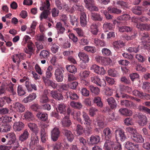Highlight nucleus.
I'll use <instances>...</instances> for the list:
<instances>
[{
  "instance_id": "nucleus-1",
  "label": "nucleus",
  "mask_w": 150,
  "mask_h": 150,
  "mask_svg": "<svg viewBox=\"0 0 150 150\" xmlns=\"http://www.w3.org/2000/svg\"><path fill=\"white\" fill-rule=\"evenodd\" d=\"M119 30L120 32H129L127 35L124 37L125 39L127 41L133 40L137 35V31L135 30H132V28L129 27L122 26L119 28Z\"/></svg>"
},
{
  "instance_id": "nucleus-2",
  "label": "nucleus",
  "mask_w": 150,
  "mask_h": 150,
  "mask_svg": "<svg viewBox=\"0 0 150 150\" xmlns=\"http://www.w3.org/2000/svg\"><path fill=\"white\" fill-rule=\"evenodd\" d=\"M108 12L106 11H104L103 13L105 17L107 20L112 19L113 18V16L110 14L109 13H112L115 14H119L122 12V11L116 8L110 6L107 8Z\"/></svg>"
},
{
  "instance_id": "nucleus-3",
  "label": "nucleus",
  "mask_w": 150,
  "mask_h": 150,
  "mask_svg": "<svg viewBox=\"0 0 150 150\" xmlns=\"http://www.w3.org/2000/svg\"><path fill=\"white\" fill-rule=\"evenodd\" d=\"M64 72L63 69L60 68H57L55 70L54 73L55 79L58 82H61L63 81Z\"/></svg>"
},
{
  "instance_id": "nucleus-4",
  "label": "nucleus",
  "mask_w": 150,
  "mask_h": 150,
  "mask_svg": "<svg viewBox=\"0 0 150 150\" xmlns=\"http://www.w3.org/2000/svg\"><path fill=\"white\" fill-rule=\"evenodd\" d=\"M92 82L96 84L100 87H105L106 85L105 81L104 79L101 80L97 76H94L91 77Z\"/></svg>"
},
{
  "instance_id": "nucleus-5",
  "label": "nucleus",
  "mask_w": 150,
  "mask_h": 150,
  "mask_svg": "<svg viewBox=\"0 0 150 150\" xmlns=\"http://www.w3.org/2000/svg\"><path fill=\"white\" fill-rule=\"evenodd\" d=\"M86 4V7L91 11H98V9L94 6L93 0H84Z\"/></svg>"
},
{
  "instance_id": "nucleus-6",
  "label": "nucleus",
  "mask_w": 150,
  "mask_h": 150,
  "mask_svg": "<svg viewBox=\"0 0 150 150\" xmlns=\"http://www.w3.org/2000/svg\"><path fill=\"white\" fill-rule=\"evenodd\" d=\"M90 69L93 70L95 73L98 74L104 75L105 73V70L103 67H100L96 64L92 65Z\"/></svg>"
},
{
  "instance_id": "nucleus-7",
  "label": "nucleus",
  "mask_w": 150,
  "mask_h": 150,
  "mask_svg": "<svg viewBox=\"0 0 150 150\" xmlns=\"http://www.w3.org/2000/svg\"><path fill=\"white\" fill-rule=\"evenodd\" d=\"M27 48L25 50V52L29 54V58L34 52L35 46L32 41H29L27 45Z\"/></svg>"
},
{
  "instance_id": "nucleus-8",
  "label": "nucleus",
  "mask_w": 150,
  "mask_h": 150,
  "mask_svg": "<svg viewBox=\"0 0 150 150\" xmlns=\"http://www.w3.org/2000/svg\"><path fill=\"white\" fill-rule=\"evenodd\" d=\"M11 58L13 62L14 63H16L17 66L19 67L21 60L24 59V54L20 53L14 54L12 56Z\"/></svg>"
},
{
  "instance_id": "nucleus-9",
  "label": "nucleus",
  "mask_w": 150,
  "mask_h": 150,
  "mask_svg": "<svg viewBox=\"0 0 150 150\" xmlns=\"http://www.w3.org/2000/svg\"><path fill=\"white\" fill-rule=\"evenodd\" d=\"M50 95L53 98L58 100H62L64 98L62 94L56 90L51 91Z\"/></svg>"
},
{
  "instance_id": "nucleus-10",
  "label": "nucleus",
  "mask_w": 150,
  "mask_h": 150,
  "mask_svg": "<svg viewBox=\"0 0 150 150\" xmlns=\"http://www.w3.org/2000/svg\"><path fill=\"white\" fill-rule=\"evenodd\" d=\"M63 134L67 140L71 142L74 140V135L71 131L66 129H65L63 131Z\"/></svg>"
},
{
  "instance_id": "nucleus-11",
  "label": "nucleus",
  "mask_w": 150,
  "mask_h": 150,
  "mask_svg": "<svg viewBox=\"0 0 150 150\" xmlns=\"http://www.w3.org/2000/svg\"><path fill=\"white\" fill-rule=\"evenodd\" d=\"M13 105L14 110L18 112L22 113L25 110V107L24 105L20 103H14Z\"/></svg>"
},
{
  "instance_id": "nucleus-12",
  "label": "nucleus",
  "mask_w": 150,
  "mask_h": 150,
  "mask_svg": "<svg viewBox=\"0 0 150 150\" xmlns=\"http://www.w3.org/2000/svg\"><path fill=\"white\" fill-rule=\"evenodd\" d=\"M138 117L139 119L138 124L140 126H144L147 124V119L146 116L139 113L138 115Z\"/></svg>"
},
{
  "instance_id": "nucleus-13",
  "label": "nucleus",
  "mask_w": 150,
  "mask_h": 150,
  "mask_svg": "<svg viewBox=\"0 0 150 150\" xmlns=\"http://www.w3.org/2000/svg\"><path fill=\"white\" fill-rule=\"evenodd\" d=\"M112 45L114 49L115 50H118L125 46V43L122 40H120L114 42Z\"/></svg>"
},
{
  "instance_id": "nucleus-14",
  "label": "nucleus",
  "mask_w": 150,
  "mask_h": 150,
  "mask_svg": "<svg viewBox=\"0 0 150 150\" xmlns=\"http://www.w3.org/2000/svg\"><path fill=\"white\" fill-rule=\"evenodd\" d=\"M60 132L57 127L54 128L51 131V138L54 141H57L60 135Z\"/></svg>"
},
{
  "instance_id": "nucleus-15",
  "label": "nucleus",
  "mask_w": 150,
  "mask_h": 150,
  "mask_svg": "<svg viewBox=\"0 0 150 150\" xmlns=\"http://www.w3.org/2000/svg\"><path fill=\"white\" fill-rule=\"evenodd\" d=\"M12 100L8 96H4L0 98V108L4 106L7 103L9 104L11 103Z\"/></svg>"
},
{
  "instance_id": "nucleus-16",
  "label": "nucleus",
  "mask_w": 150,
  "mask_h": 150,
  "mask_svg": "<svg viewBox=\"0 0 150 150\" xmlns=\"http://www.w3.org/2000/svg\"><path fill=\"white\" fill-rule=\"evenodd\" d=\"M100 138L98 135H91L89 138V145H94L98 144L100 141Z\"/></svg>"
},
{
  "instance_id": "nucleus-17",
  "label": "nucleus",
  "mask_w": 150,
  "mask_h": 150,
  "mask_svg": "<svg viewBox=\"0 0 150 150\" xmlns=\"http://www.w3.org/2000/svg\"><path fill=\"white\" fill-rule=\"evenodd\" d=\"M139 145L134 144L128 141L126 142L125 147L129 150H137L139 149Z\"/></svg>"
},
{
  "instance_id": "nucleus-18",
  "label": "nucleus",
  "mask_w": 150,
  "mask_h": 150,
  "mask_svg": "<svg viewBox=\"0 0 150 150\" xmlns=\"http://www.w3.org/2000/svg\"><path fill=\"white\" fill-rule=\"evenodd\" d=\"M132 139L135 142L137 143H142L144 142V139L142 136L139 133L134 134L131 137Z\"/></svg>"
},
{
  "instance_id": "nucleus-19",
  "label": "nucleus",
  "mask_w": 150,
  "mask_h": 150,
  "mask_svg": "<svg viewBox=\"0 0 150 150\" xmlns=\"http://www.w3.org/2000/svg\"><path fill=\"white\" fill-rule=\"evenodd\" d=\"M55 28L56 29L57 33L59 35L63 34L66 30L65 28L62 26V24L60 22L57 23L55 25Z\"/></svg>"
},
{
  "instance_id": "nucleus-20",
  "label": "nucleus",
  "mask_w": 150,
  "mask_h": 150,
  "mask_svg": "<svg viewBox=\"0 0 150 150\" xmlns=\"http://www.w3.org/2000/svg\"><path fill=\"white\" fill-rule=\"evenodd\" d=\"M5 137L7 140L8 143L10 144L14 143L16 139V136L13 133H8Z\"/></svg>"
},
{
  "instance_id": "nucleus-21",
  "label": "nucleus",
  "mask_w": 150,
  "mask_h": 150,
  "mask_svg": "<svg viewBox=\"0 0 150 150\" xmlns=\"http://www.w3.org/2000/svg\"><path fill=\"white\" fill-rule=\"evenodd\" d=\"M80 23L82 27H84L87 24L86 15L85 12L80 13Z\"/></svg>"
},
{
  "instance_id": "nucleus-22",
  "label": "nucleus",
  "mask_w": 150,
  "mask_h": 150,
  "mask_svg": "<svg viewBox=\"0 0 150 150\" xmlns=\"http://www.w3.org/2000/svg\"><path fill=\"white\" fill-rule=\"evenodd\" d=\"M52 69L53 67L52 66H50L48 67L46 71V76H43L42 77V79L44 82L46 79L50 80L49 79L52 76Z\"/></svg>"
},
{
  "instance_id": "nucleus-23",
  "label": "nucleus",
  "mask_w": 150,
  "mask_h": 150,
  "mask_svg": "<svg viewBox=\"0 0 150 150\" xmlns=\"http://www.w3.org/2000/svg\"><path fill=\"white\" fill-rule=\"evenodd\" d=\"M24 127V124L22 122L20 121L15 122L13 126V129L16 132L21 131Z\"/></svg>"
},
{
  "instance_id": "nucleus-24",
  "label": "nucleus",
  "mask_w": 150,
  "mask_h": 150,
  "mask_svg": "<svg viewBox=\"0 0 150 150\" xmlns=\"http://www.w3.org/2000/svg\"><path fill=\"white\" fill-rule=\"evenodd\" d=\"M78 56L81 60L85 63H88L89 60L88 55L83 52H80L78 54Z\"/></svg>"
},
{
  "instance_id": "nucleus-25",
  "label": "nucleus",
  "mask_w": 150,
  "mask_h": 150,
  "mask_svg": "<svg viewBox=\"0 0 150 150\" xmlns=\"http://www.w3.org/2000/svg\"><path fill=\"white\" fill-rule=\"evenodd\" d=\"M115 142L110 139L106 140L104 145L105 150H111L112 149Z\"/></svg>"
},
{
  "instance_id": "nucleus-26",
  "label": "nucleus",
  "mask_w": 150,
  "mask_h": 150,
  "mask_svg": "<svg viewBox=\"0 0 150 150\" xmlns=\"http://www.w3.org/2000/svg\"><path fill=\"white\" fill-rule=\"evenodd\" d=\"M64 117L62 120L61 122L62 126L64 127H69L71 125L72 123L69 119L68 116L64 115Z\"/></svg>"
},
{
  "instance_id": "nucleus-27",
  "label": "nucleus",
  "mask_w": 150,
  "mask_h": 150,
  "mask_svg": "<svg viewBox=\"0 0 150 150\" xmlns=\"http://www.w3.org/2000/svg\"><path fill=\"white\" fill-rule=\"evenodd\" d=\"M66 106L63 103L59 104L56 108L57 111L60 114L64 115L66 113Z\"/></svg>"
},
{
  "instance_id": "nucleus-28",
  "label": "nucleus",
  "mask_w": 150,
  "mask_h": 150,
  "mask_svg": "<svg viewBox=\"0 0 150 150\" xmlns=\"http://www.w3.org/2000/svg\"><path fill=\"white\" fill-rule=\"evenodd\" d=\"M103 134L106 139H110L112 135V132L110 128L107 127L103 130Z\"/></svg>"
},
{
  "instance_id": "nucleus-29",
  "label": "nucleus",
  "mask_w": 150,
  "mask_h": 150,
  "mask_svg": "<svg viewBox=\"0 0 150 150\" xmlns=\"http://www.w3.org/2000/svg\"><path fill=\"white\" fill-rule=\"evenodd\" d=\"M82 117L85 121L84 124L87 126H90L91 125V121L88 114L83 112L82 113Z\"/></svg>"
},
{
  "instance_id": "nucleus-30",
  "label": "nucleus",
  "mask_w": 150,
  "mask_h": 150,
  "mask_svg": "<svg viewBox=\"0 0 150 150\" xmlns=\"http://www.w3.org/2000/svg\"><path fill=\"white\" fill-rule=\"evenodd\" d=\"M36 97V94L35 93H32L30 94L26 98H24L23 100V102L25 103H27L35 99Z\"/></svg>"
},
{
  "instance_id": "nucleus-31",
  "label": "nucleus",
  "mask_w": 150,
  "mask_h": 150,
  "mask_svg": "<svg viewBox=\"0 0 150 150\" xmlns=\"http://www.w3.org/2000/svg\"><path fill=\"white\" fill-rule=\"evenodd\" d=\"M107 101L108 105L112 109L115 108L117 107V104L115 100L112 97L108 98Z\"/></svg>"
},
{
  "instance_id": "nucleus-32",
  "label": "nucleus",
  "mask_w": 150,
  "mask_h": 150,
  "mask_svg": "<svg viewBox=\"0 0 150 150\" xmlns=\"http://www.w3.org/2000/svg\"><path fill=\"white\" fill-rule=\"evenodd\" d=\"M136 27L141 30H145L147 31L150 30V24H137Z\"/></svg>"
},
{
  "instance_id": "nucleus-33",
  "label": "nucleus",
  "mask_w": 150,
  "mask_h": 150,
  "mask_svg": "<svg viewBox=\"0 0 150 150\" xmlns=\"http://www.w3.org/2000/svg\"><path fill=\"white\" fill-rule=\"evenodd\" d=\"M90 30L93 35H96L98 31V25L96 23H92L90 26Z\"/></svg>"
},
{
  "instance_id": "nucleus-34",
  "label": "nucleus",
  "mask_w": 150,
  "mask_h": 150,
  "mask_svg": "<svg viewBox=\"0 0 150 150\" xmlns=\"http://www.w3.org/2000/svg\"><path fill=\"white\" fill-rule=\"evenodd\" d=\"M47 90H44L43 95L40 98V103H45L49 102V100L47 96Z\"/></svg>"
},
{
  "instance_id": "nucleus-35",
  "label": "nucleus",
  "mask_w": 150,
  "mask_h": 150,
  "mask_svg": "<svg viewBox=\"0 0 150 150\" xmlns=\"http://www.w3.org/2000/svg\"><path fill=\"white\" fill-rule=\"evenodd\" d=\"M29 135V133L27 130L25 129L21 134L19 137V140L21 142H23L28 139Z\"/></svg>"
},
{
  "instance_id": "nucleus-36",
  "label": "nucleus",
  "mask_w": 150,
  "mask_h": 150,
  "mask_svg": "<svg viewBox=\"0 0 150 150\" xmlns=\"http://www.w3.org/2000/svg\"><path fill=\"white\" fill-rule=\"evenodd\" d=\"M91 17L93 21H101L102 20V18L98 13H92L91 14Z\"/></svg>"
},
{
  "instance_id": "nucleus-37",
  "label": "nucleus",
  "mask_w": 150,
  "mask_h": 150,
  "mask_svg": "<svg viewBox=\"0 0 150 150\" xmlns=\"http://www.w3.org/2000/svg\"><path fill=\"white\" fill-rule=\"evenodd\" d=\"M38 138L36 134L32 135L31 137V142L30 144V147L33 146L38 142Z\"/></svg>"
},
{
  "instance_id": "nucleus-38",
  "label": "nucleus",
  "mask_w": 150,
  "mask_h": 150,
  "mask_svg": "<svg viewBox=\"0 0 150 150\" xmlns=\"http://www.w3.org/2000/svg\"><path fill=\"white\" fill-rule=\"evenodd\" d=\"M25 86L29 92H31L33 89L35 91L37 90L36 85L35 84H31L29 81H27L26 82Z\"/></svg>"
},
{
  "instance_id": "nucleus-39",
  "label": "nucleus",
  "mask_w": 150,
  "mask_h": 150,
  "mask_svg": "<svg viewBox=\"0 0 150 150\" xmlns=\"http://www.w3.org/2000/svg\"><path fill=\"white\" fill-rule=\"evenodd\" d=\"M50 52L46 50H43L42 51L40 54V57L41 59H47L49 57Z\"/></svg>"
},
{
  "instance_id": "nucleus-40",
  "label": "nucleus",
  "mask_w": 150,
  "mask_h": 150,
  "mask_svg": "<svg viewBox=\"0 0 150 150\" xmlns=\"http://www.w3.org/2000/svg\"><path fill=\"white\" fill-rule=\"evenodd\" d=\"M47 147L49 149L52 147V150H61L62 146V144L58 142L53 145L52 146L50 144H48L47 145Z\"/></svg>"
},
{
  "instance_id": "nucleus-41",
  "label": "nucleus",
  "mask_w": 150,
  "mask_h": 150,
  "mask_svg": "<svg viewBox=\"0 0 150 150\" xmlns=\"http://www.w3.org/2000/svg\"><path fill=\"white\" fill-rule=\"evenodd\" d=\"M141 39L142 42H148L150 40V37L148 32H145L140 34Z\"/></svg>"
},
{
  "instance_id": "nucleus-42",
  "label": "nucleus",
  "mask_w": 150,
  "mask_h": 150,
  "mask_svg": "<svg viewBox=\"0 0 150 150\" xmlns=\"http://www.w3.org/2000/svg\"><path fill=\"white\" fill-rule=\"evenodd\" d=\"M12 117H9L8 115H5L2 116L0 118V122H2L4 124H7V122H9L12 121Z\"/></svg>"
},
{
  "instance_id": "nucleus-43",
  "label": "nucleus",
  "mask_w": 150,
  "mask_h": 150,
  "mask_svg": "<svg viewBox=\"0 0 150 150\" xmlns=\"http://www.w3.org/2000/svg\"><path fill=\"white\" fill-rule=\"evenodd\" d=\"M37 116L39 119L43 121H46L47 119V114L41 112H39L37 114Z\"/></svg>"
},
{
  "instance_id": "nucleus-44",
  "label": "nucleus",
  "mask_w": 150,
  "mask_h": 150,
  "mask_svg": "<svg viewBox=\"0 0 150 150\" xmlns=\"http://www.w3.org/2000/svg\"><path fill=\"white\" fill-rule=\"evenodd\" d=\"M1 124L0 125V132H7L10 130L11 127L10 125H8L7 124Z\"/></svg>"
},
{
  "instance_id": "nucleus-45",
  "label": "nucleus",
  "mask_w": 150,
  "mask_h": 150,
  "mask_svg": "<svg viewBox=\"0 0 150 150\" xmlns=\"http://www.w3.org/2000/svg\"><path fill=\"white\" fill-rule=\"evenodd\" d=\"M143 8L140 6H135L132 8V11L133 13L136 14L140 15L142 13Z\"/></svg>"
},
{
  "instance_id": "nucleus-46",
  "label": "nucleus",
  "mask_w": 150,
  "mask_h": 150,
  "mask_svg": "<svg viewBox=\"0 0 150 150\" xmlns=\"http://www.w3.org/2000/svg\"><path fill=\"white\" fill-rule=\"evenodd\" d=\"M116 133H118L119 135L120 139L122 142L124 141L126 138L125 135V132L121 129H116L115 130Z\"/></svg>"
},
{
  "instance_id": "nucleus-47",
  "label": "nucleus",
  "mask_w": 150,
  "mask_h": 150,
  "mask_svg": "<svg viewBox=\"0 0 150 150\" xmlns=\"http://www.w3.org/2000/svg\"><path fill=\"white\" fill-rule=\"evenodd\" d=\"M93 101L94 103L96 104L97 106L98 107L101 108L103 106V104L100 97L99 96L95 97Z\"/></svg>"
},
{
  "instance_id": "nucleus-48",
  "label": "nucleus",
  "mask_w": 150,
  "mask_h": 150,
  "mask_svg": "<svg viewBox=\"0 0 150 150\" xmlns=\"http://www.w3.org/2000/svg\"><path fill=\"white\" fill-rule=\"evenodd\" d=\"M40 16V21H42L43 19H47L48 17V16L50 13L48 10H43Z\"/></svg>"
},
{
  "instance_id": "nucleus-49",
  "label": "nucleus",
  "mask_w": 150,
  "mask_h": 150,
  "mask_svg": "<svg viewBox=\"0 0 150 150\" xmlns=\"http://www.w3.org/2000/svg\"><path fill=\"white\" fill-rule=\"evenodd\" d=\"M50 5L49 1L48 0H46L44 1L42 6L40 7V9L41 11L45 10H49Z\"/></svg>"
},
{
  "instance_id": "nucleus-50",
  "label": "nucleus",
  "mask_w": 150,
  "mask_h": 150,
  "mask_svg": "<svg viewBox=\"0 0 150 150\" xmlns=\"http://www.w3.org/2000/svg\"><path fill=\"white\" fill-rule=\"evenodd\" d=\"M40 136L42 142L45 143L47 138V135L46 132L45 130L42 129L40 130Z\"/></svg>"
},
{
  "instance_id": "nucleus-51",
  "label": "nucleus",
  "mask_w": 150,
  "mask_h": 150,
  "mask_svg": "<svg viewBox=\"0 0 150 150\" xmlns=\"http://www.w3.org/2000/svg\"><path fill=\"white\" fill-rule=\"evenodd\" d=\"M45 85L51 86L53 88H56L57 84V83L53 82L52 81L50 80L45 79L44 82Z\"/></svg>"
},
{
  "instance_id": "nucleus-52",
  "label": "nucleus",
  "mask_w": 150,
  "mask_h": 150,
  "mask_svg": "<svg viewBox=\"0 0 150 150\" xmlns=\"http://www.w3.org/2000/svg\"><path fill=\"white\" fill-rule=\"evenodd\" d=\"M33 115L30 111H27L24 114V117H25V120L28 121H30L33 119Z\"/></svg>"
},
{
  "instance_id": "nucleus-53",
  "label": "nucleus",
  "mask_w": 150,
  "mask_h": 150,
  "mask_svg": "<svg viewBox=\"0 0 150 150\" xmlns=\"http://www.w3.org/2000/svg\"><path fill=\"white\" fill-rule=\"evenodd\" d=\"M133 104L132 102L128 100H122L120 102V104L121 105L127 107H131Z\"/></svg>"
},
{
  "instance_id": "nucleus-54",
  "label": "nucleus",
  "mask_w": 150,
  "mask_h": 150,
  "mask_svg": "<svg viewBox=\"0 0 150 150\" xmlns=\"http://www.w3.org/2000/svg\"><path fill=\"white\" fill-rule=\"evenodd\" d=\"M98 126L101 128L104 127L105 126L104 119L101 117H98L97 119Z\"/></svg>"
},
{
  "instance_id": "nucleus-55",
  "label": "nucleus",
  "mask_w": 150,
  "mask_h": 150,
  "mask_svg": "<svg viewBox=\"0 0 150 150\" xmlns=\"http://www.w3.org/2000/svg\"><path fill=\"white\" fill-rule=\"evenodd\" d=\"M28 126L30 130L35 133L38 132L37 126L35 123H29L28 124Z\"/></svg>"
},
{
  "instance_id": "nucleus-56",
  "label": "nucleus",
  "mask_w": 150,
  "mask_h": 150,
  "mask_svg": "<svg viewBox=\"0 0 150 150\" xmlns=\"http://www.w3.org/2000/svg\"><path fill=\"white\" fill-rule=\"evenodd\" d=\"M84 50L87 52L91 53H94L96 52L95 47L91 46H86L84 47Z\"/></svg>"
},
{
  "instance_id": "nucleus-57",
  "label": "nucleus",
  "mask_w": 150,
  "mask_h": 150,
  "mask_svg": "<svg viewBox=\"0 0 150 150\" xmlns=\"http://www.w3.org/2000/svg\"><path fill=\"white\" fill-rule=\"evenodd\" d=\"M67 70L69 72L75 73L77 71V69L73 65H67L66 66Z\"/></svg>"
},
{
  "instance_id": "nucleus-58",
  "label": "nucleus",
  "mask_w": 150,
  "mask_h": 150,
  "mask_svg": "<svg viewBox=\"0 0 150 150\" xmlns=\"http://www.w3.org/2000/svg\"><path fill=\"white\" fill-rule=\"evenodd\" d=\"M68 85L69 88L71 89L75 90L78 85V83L76 81H73L68 82Z\"/></svg>"
},
{
  "instance_id": "nucleus-59",
  "label": "nucleus",
  "mask_w": 150,
  "mask_h": 150,
  "mask_svg": "<svg viewBox=\"0 0 150 150\" xmlns=\"http://www.w3.org/2000/svg\"><path fill=\"white\" fill-rule=\"evenodd\" d=\"M70 105L73 108H75L80 109L82 107L81 103L79 102H76L72 101L70 103Z\"/></svg>"
},
{
  "instance_id": "nucleus-60",
  "label": "nucleus",
  "mask_w": 150,
  "mask_h": 150,
  "mask_svg": "<svg viewBox=\"0 0 150 150\" xmlns=\"http://www.w3.org/2000/svg\"><path fill=\"white\" fill-rule=\"evenodd\" d=\"M69 95L67 93V98L69 97L70 99L72 100H77L79 98V96L75 93H74L71 92H68Z\"/></svg>"
},
{
  "instance_id": "nucleus-61",
  "label": "nucleus",
  "mask_w": 150,
  "mask_h": 150,
  "mask_svg": "<svg viewBox=\"0 0 150 150\" xmlns=\"http://www.w3.org/2000/svg\"><path fill=\"white\" fill-rule=\"evenodd\" d=\"M88 87L91 92L96 95L98 94L100 92V90L98 87H94L93 85H89Z\"/></svg>"
},
{
  "instance_id": "nucleus-62",
  "label": "nucleus",
  "mask_w": 150,
  "mask_h": 150,
  "mask_svg": "<svg viewBox=\"0 0 150 150\" xmlns=\"http://www.w3.org/2000/svg\"><path fill=\"white\" fill-rule=\"evenodd\" d=\"M104 29L106 31L112 30L113 28L112 24L110 23H106L103 25Z\"/></svg>"
},
{
  "instance_id": "nucleus-63",
  "label": "nucleus",
  "mask_w": 150,
  "mask_h": 150,
  "mask_svg": "<svg viewBox=\"0 0 150 150\" xmlns=\"http://www.w3.org/2000/svg\"><path fill=\"white\" fill-rule=\"evenodd\" d=\"M142 88L145 90L146 92L150 93V83L148 82L144 83L142 86Z\"/></svg>"
},
{
  "instance_id": "nucleus-64",
  "label": "nucleus",
  "mask_w": 150,
  "mask_h": 150,
  "mask_svg": "<svg viewBox=\"0 0 150 150\" xmlns=\"http://www.w3.org/2000/svg\"><path fill=\"white\" fill-rule=\"evenodd\" d=\"M70 20L71 24L72 25H74L75 23L77 25L78 23L77 18L75 16L69 15Z\"/></svg>"
}]
</instances>
